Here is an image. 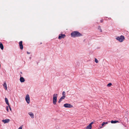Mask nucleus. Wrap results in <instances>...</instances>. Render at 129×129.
Returning <instances> with one entry per match:
<instances>
[{
  "instance_id": "obj_1",
  "label": "nucleus",
  "mask_w": 129,
  "mask_h": 129,
  "mask_svg": "<svg viewBox=\"0 0 129 129\" xmlns=\"http://www.w3.org/2000/svg\"><path fill=\"white\" fill-rule=\"evenodd\" d=\"M71 36L72 37H75L82 36V35L78 31H74L71 33Z\"/></svg>"
},
{
  "instance_id": "obj_2",
  "label": "nucleus",
  "mask_w": 129,
  "mask_h": 129,
  "mask_svg": "<svg viewBox=\"0 0 129 129\" xmlns=\"http://www.w3.org/2000/svg\"><path fill=\"white\" fill-rule=\"evenodd\" d=\"M116 39L120 42H122L125 40V38L124 36L121 35L120 36L117 37Z\"/></svg>"
},
{
  "instance_id": "obj_3",
  "label": "nucleus",
  "mask_w": 129,
  "mask_h": 129,
  "mask_svg": "<svg viewBox=\"0 0 129 129\" xmlns=\"http://www.w3.org/2000/svg\"><path fill=\"white\" fill-rule=\"evenodd\" d=\"M57 94H54L53 95L52 101L54 105L56 104L57 102Z\"/></svg>"
},
{
  "instance_id": "obj_4",
  "label": "nucleus",
  "mask_w": 129,
  "mask_h": 129,
  "mask_svg": "<svg viewBox=\"0 0 129 129\" xmlns=\"http://www.w3.org/2000/svg\"><path fill=\"white\" fill-rule=\"evenodd\" d=\"M25 100L27 103L29 104L30 102V97L28 94H27L25 97Z\"/></svg>"
},
{
  "instance_id": "obj_5",
  "label": "nucleus",
  "mask_w": 129,
  "mask_h": 129,
  "mask_svg": "<svg viewBox=\"0 0 129 129\" xmlns=\"http://www.w3.org/2000/svg\"><path fill=\"white\" fill-rule=\"evenodd\" d=\"M64 106L67 108H71L73 107V106L70 104L66 103L64 105Z\"/></svg>"
},
{
  "instance_id": "obj_6",
  "label": "nucleus",
  "mask_w": 129,
  "mask_h": 129,
  "mask_svg": "<svg viewBox=\"0 0 129 129\" xmlns=\"http://www.w3.org/2000/svg\"><path fill=\"white\" fill-rule=\"evenodd\" d=\"M66 36L64 34H60L58 37V39H60L61 38H64Z\"/></svg>"
},
{
  "instance_id": "obj_7",
  "label": "nucleus",
  "mask_w": 129,
  "mask_h": 129,
  "mask_svg": "<svg viewBox=\"0 0 129 129\" xmlns=\"http://www.w3.org/2000/svg\"><path fill=\"white\" fill-rule=\"evenodd\" d=\"M22 42L21 41L19 42V44L20 48L22 50L23 49V47L22 45Z\"/></svg>"
},
{
  "instance_id": "obj_8",
  "label": "nucleus",
  "mask_w": 129,
  "mask_h": 129,
  "mask_svg": "<svg viewBox=\"0 0 129 129\" xmlns=\"http://www.w3.org/2000/svg\"><path fill=\"white\" fill-rule=\"evenodd\" d=\"M28 114L30 115L31 118H33L34 117V114L32 112H30L28 113Z\"/></svg>"
},
{
  "instance_id": "obj_9",
  "label": "nucleus",
  "mask_w": 129,
  "mask_h": 129,
  "mask_svg": "<svg viewBox=\"0 0 129 129\" xmlns=\"http://www.w3.org/2000/svg\"><path fill=\"white\" fill-rule=\"evenodd\" d=\"M10 120L8 119L3 120H2V122L5 123H7L9 122Z\"/></svg>"
},
{
  "instance_id": "obj_10",
  "label": "nucleus",
  "mask_w": 129,
  "mask_h": 129,
  "mask_svg": "<svg viewBox=\"0 0 129 129\" xmlns=\"http://www.w3.org/2000/svg\"><path fill=\"white\" fill-rule=\"evenodd\" d=\"M3 85L5 89L6 90H7V85L6 84V82H4V84H3Z\"/></svg>"
},
{
  "instance_id": "obj_11",
  "label": "nucleus",
  "mask_w": 129,
  "mask_h": 129,
  "mask_svg": "<svg viewBox=\"0 0 129 129\" xmlns=\"http://www.w3.org/2000/svg\"><path fill=\"white\" fill-rule=\"evenodd\" d=\"M20 80L21 82H23L25 81L24 79L22 77H21L20 78Z\"/></svg>"
},
{
  "instance_id": "obj_12",
  "label": "nucleus",
  "mask_w": 129,
  "mask_h": 129,
  "mask_svg": "<svg viewBox=\"0 0 129 129\" xmlns=\"http://www.w3.org/2000/svg\"><path fill=\"white\" fill-rule=\"evenodd\" d=\"M5 101L6 104L8 105L9 106V103L8 101L7 98H5Z\"/></svg>"
},
{
  "instance_id": "obj_13",
  "label": "nucleus",
  "mask_w": 129,
  "mask_h": 129,
  "mask_svg": "<svg viewBox=\"0 0 129 129\" xmlns=\"http://www.w3.org/2000/svg\"><path fill=\"white\" fill-rule=\"evenodd\" d=\"M64 99V98L62 96L59 99L58 101V102L59 103H60L62 101V99Z\"/></svg>"
},
{
  "instance_id": "obj_14",
  "label": "nucleus",
  "mask_w": 129,
  "mask_h": 129,
  "mask_svg": "<svg viewBox=\"0 0 129 129\" xmlns=\"http://www.w3.org/2000/svg\"><path fill=\"white\" fill-rule=\"evenodd\" d=\"M92 126L91 124H89L88 126H87L86 128V129H91V128Z\"/></svg>"
},
{
  "instance_id": "obj_15",
  "label": "nucleus",
  "mask_w": 129,
  "mask_h": 129,
  "mask_svg": "<svg viewBox=\"0 0 129 129\" xmlns=\"http://www.w3.org/2000/svg\"><path fill=\"white\" fill-rule=\"evenodd\" d=\"M0 47L2 50H3L4 49L3 45L1 43H0Z\"/></svg>"
},
{
  "instance_id": "obj_16",
  "label": "nucleus",
  "mask_w": 129,
  "mask_h": 129,
  "mask_svg": "<svg viewBox=\"0 0 129 129\" xmlns=\"http://www.w3.org/2000/svg\"><path fill=\"white\" fill-rule=\"evenodd\" d=\"M62 95L63 97L65 98L66 96V93L65 91H63L62 92Z\"/></svg>"
},
{
  "instance_id": "obj_17",
  "label": "nucleus",
  "mask_w": 129,
  "mask_h": 129,
  "mask_svg": "<svg viewBox=\"0 0 129 129\" xmlns=\"http://www.w3.org/2000/svg\"><path fill=\"white\" fill-rule=\"evenodd\" d=\"M117 122H118V121L112 120L111 121V122L112 123H115Z\"/></svg>"
},
{
  "instance_id": "obj_18",
  "label": "nucleus",
  "mask_w": 129,
  "mask_h": 129,
  "mask_svg": "<svg viewBox=\"0 0 129 129\" xmlns=\"http://www.w3.org/2000/svg\"><path fill=\"white\" fill-rule=\"evenodd\" d=\"M98 29L100 30V31L101 32H102V30L101 29V26H98Z\"/></svg>"
},
{
  "instance_id": "obj_19",
  "label": "nucleus",
  "mask_w": 129,
  "mask_h": 129,
  "mask_svg": "<svg viewBox=\"0 0 129 129\" xmlns=\"http://www.w3.org/2000/svg\"><path fill=\"white\" fill-rule=\"evenodd\" d=\"M112 85V84L111 83H109L107 84V86L110 87L111 85Z\"/></svg>"
},
{
  "instance_id": "obj_20",
  "label": "nucleus",
  "mask_w": 129,
  "mask_h": 129,
  "mask_svg": "<svg viewBox=\"0 0 129 129\" xmlns=\"http://www.w3.org/2000/svg\"><path fill=\"white\" fill-rule=\"evenodd\" d=\"M95 61L96 63H98V60L96 58L95 59Z\"/></svg>"
},
{
  "instance_id": "obj_21",
  "label": "nucleus",
  "mask_w": 129,
  "mask_h": 129,
  "mask_svg": "<svg viewBox=\"0 0 129 129\" xmlns=\"http://www.w3.org/2000/svg\"><path fill=\"white\" fill-rule=\"evenodd\" d=\"M9 106H7L6 107V110L7 112H9V109H8Z\"/></svg>"
},
{
  "instance_id": "obj_22",
  "label": "nucleus",
  "mask_w": 129,
  "mask_h": 129,
  "mask_svg": "<svg viewBox=\"0 0 129 129\" xmlns=\"http://www.w3.org/2000/svg\"><path fill=\"white\" fill-rule=\"evenodd\" d=\"M105 124V122H103L102 124V126H103L104 124Z\"/></svg>"
},
{
  "instance_id": "obj_23",
  "label": "nucleus",
  "mask_w": 129,
  "mask_h": 129,
  "mask_svg": "<svg viewBox=\"0 0 129 129\" xmlns=\"http://www.w3.org/2000/svg\"><path fill=\"white\" fill-rule=\"evenodd\" d=\"M18 129H22V126L20 127Z\"/></svg>"
},
{
  "instance_id": "obj_24",
  "label": "nucleus",
  "mask_w": 129,
  "mask_h": 129,
  "mask_svg": "<svg viewBox=\"0 0 129 129\" xmlns=\"http://www.w3.org/2000/svg\"><path fill=\"white\" fill-rule=\"evenodd\" d=\"M9 108L10 110L11 111V108L10 107V106H9Z\"/></svg>"
},
{
  "instance_id": "obj_25",
  "label": "nucleus",
  "mask_w": 129,
  "mask_h": 129,
  "mask_svg": "<svg viewBox=\"0 0 129 129\" xmlns=\"http://www.w3.org/2000/svg\"><path fill=\"white\" fill-rule=\"evenodd\" d=\"M27 53L28 54H30V52H28V51H27Z\"/></svg>"
},
{
  "instance_id": "obj_26",
  "label": "nucleus",
  "mask_w": 129,
  "mask_h": 129,
  "mask_svg": "<svg viewBox=\"0 0 129 129\" xmlns=\"http://www.w3.org/2000/svg\"><path fill=\"white\" fill-rule=\"evenodd\" d=\"M108 123V122H105V124H107Z\"/></svg>"
},
{
  "instance_id": "obj_27",
  "label": "nucleus",
  "mask_w": 129,
  "mask_h": 129,
  "mask_svg": "<svg viewBox=\"0 0 129 129\" xmlns=\"http://www.w3.org/2000/svg\"><path fill=\"white\" fill-rule=\"evenodd\" d=\"M100 21L101 22H103V20H100Z\"/></svg>"
},
{
  "instance_id": "obj_28",
  "label": "nucleus",
  "mask_w": 129,
  "mask_h": 129,
  "mask_svg": "<svg viewBox=\"0 0 129 129\" xmlns=\"http://www.w3.org/2000/svg\"><path fill=\"white\" fill-rule=\"evenodd\" d=\"M93 123V122H91L89 124H91V125Z\"/></svg>"
}]
</instances>
